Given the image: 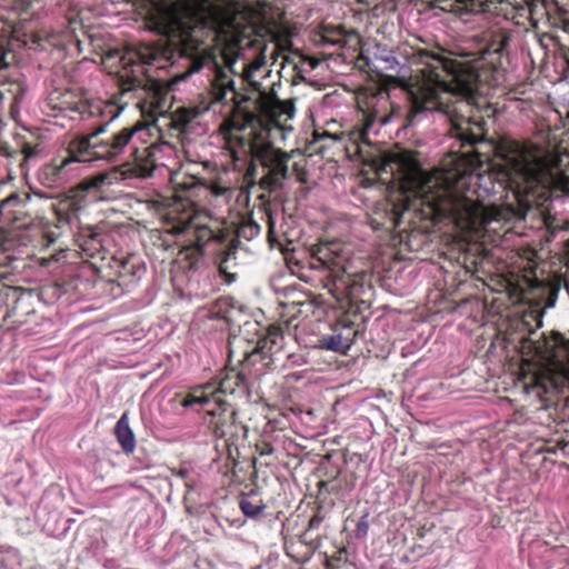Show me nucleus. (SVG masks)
<instances>
[{"mask_svg":"<svg viewBox=\"0 0 569 569\" xmlns=\"http://www.w3.org/2000/svg\"><path fill=\"white\" fill-rule=\"evenodd\" d=\"M127 1L137 7L140 16L162 28L183 56L192 58L189 70L177 74L176 81L184 80L211 61L210 50L218 38L238 49L257 46L258 52L242 70L243 80L253 89L246 98L251 106L239 107L243 126L233 133V139L246 154L267 169L260 187L269 192L278 189L288 176L291 154L276 148L274 140L276 136L284 139L292 131L288 122L296 116L295 99L281 100L273 89H260L256 73L266 63V44L253 39L269 37L277 48L287 49L288 39L278 40V24L262 11L241 7L233 0H171L166 4L154 0Z\"/></svg>","mask_w":569,"mask_h":569,"instance_id":"obj_1","label":"nucleus"},{"mask_svg":"<svg viewBox=\"0 0 569 569\" xmlns=\"http://www.w3.org/2000/svg\"><path fill=\"white\" fill-rule=\"evenodd\" d=\"M367 64L379 73L395 71L401 74L411 112L435 111L445 116L449 134L461 146H475L485 140L482 123L463 117L460 112L475 99L479 89V76L460 61L420 51L417 59L421 67L415 76L407 77L392 50L376 43L367 50Z\"/></svg>","mask_w":569,"mask_h":569,"instance_id":"obj_2","label":"nucleus"},{"mask_svg":"<svg viewBox=\"0 0 569 569\" xmlns=\"http://www.w3.org/2000/svg\"><path fill=\"white\" fill-rule=\"evenodd\" d=\"M382 170L392 176L402 193L421 200V206L430 209L436 221L452 222L466 241L479 240L491 223L506 222L515 216L509 207L480 203L471 189L479 177L467 169L457 167L428 172L413 152L397 150L386 156Z\"/></svg>","mask_w":569,"mask_h":569,"instance_id":"obj_3","label":"nucleus"},{"mask_svg":"<svg viewBox=\"0 0 569 569\" xmlns=\"http://www.w3.org/2000/svg\"><path fill=\"white\" fill-rule=\"evenodd\" d=\"M59 108L76 111L82 118L99 117L102 119L100 124L88 134L82 136L77 143V150L88 156L84 161L106 160L117 162L129 154V159L121 164L88 179L84 186L86 189H100L104 186L119 183L133 187L136 181L152 177L158 167V152L161 147L157 143H150L146 147L138 144V141L141 140L138 134L147 128V124L138 122L132 127L121 128L100 139L99 136L106 133L110 123L120 116L122 107H118L112 101L68 102L66 100Z\"/></svg>","mask_w":569,"mask_h":569,"instance_id":"obj_4","label":"nucleus"},{"mask_svg":"<svg viewBox=\"0 0 569 569\" xmlns=\"http://www.w3.org/2000/svg\"><path fill=\"white\" fill-rule=\"evenodd\" d=\"M502 158L496 173L498 186L510 189L520 207L528 210L556 192L569 193V177L560 168L556 157L542 147L517 140H506L499 146Z\"/></svg>","mask_w":569,"mask_h":569,"instance_id":"obj_5","label":"nucleus"},{"mask_svg":"<svg viewBox=\"0 0 569 569\" xmlns=\"http://www.w3.org/2000/svg\"><path fill=\"white\" fill-rule=\"evenodd\" d=\"M359 107L363 113V123L361 128H355L349 132L330 133L325 132L322 137L333 141H342L348 152L361 154L362 144H371V136H377L382 126L391 120L388 111L389 101L386 96L371 94L365 99H359Z\"/></svg>","mask_w":569,"mask_h":569,"instance_id":"obj_6","label":"nucleus"},{"mask_svg":"<svg viewBox=\"0 0 569 569\" xmlns=\"http://www.w3.org/2000/svg\"><path fill=\"white\" fill-rule=\"evenodd\" d=\"M157 52L148 47L127 48L123 51L116 50L108 54V60H114V70L119 77L123 91H130L143 86L146 66L151 64Z\"/></svg>","mask_w":569,"mask_h":569,"instance_id":"obj_7","label":"nucleus"},{"mask_svg":"<svg viewBox=\"0 0 569 569\" xmlns=\"http://www.w3.org/2000/svg\"><path fill=\"white\" fill-rule=\"evenodd\" d=\"M312 268L326 269L335 281L348 286L347 277L355 274L349 250L339 241L320 243L313 253Z\"/></svg>","mask_w":569,"mask_h":569,"instance_id":"obj_8","label":"nucleus"},{"mask_svg":"<svg viewBox=\"0 0 569 569\" xmlns=\"http://www.w3.org/2000/svg\"><path fill=\"white\" fill-rule=\"evenodd\" d=\"M32 197L28 192L12 193L0 202V219L20 221L32 213Z\"/></svg>","mask_w":569,"mask_h":569,"instance_id":"obj_9","label":"nucleus"},{"mask_svg":"<svg viewBox=\"0 0 569 569\" xmlns=\"http://www.w3.org/2000/svg\"><path fill=\"white\" fill-rule=\"evenodd\" d=\"M443 11L462 13H482L491 10V6L502 0H425Z\"/></svg>","mask_w":569,"mask_h":569,"instance_id":"obj_10","label":"nucleus"},{"mask_svg":"<svg viewBox=\"0 0 569 569\" xmlns=\"http://www.w3.org/2000/svg\"><path fill=\"white\" fill-rule=\"evenodd\" d=\"M117 274L121 286L136 284L146 273V264L137 257H129L117 261Z\"/></svg>","mask_w":569,"mask_h":569,"instance_id":"obj_11","label":"nucleus"},{"mask_svg":"<svg viewBox=\"0 0 569 569\" xmlns=\"http://www.w3.org/2000/svg\"><path fill=\"white\" fill-rule=\"evenodd\" d=\"M204 111L206 109L200 107H179L172 112L171 126L182 133H188L193 129L197 119Z\"/></svg>","mask_w":569,"mask_h":569,"instance_id":"obj_12","label":"nucleus"},{"mask_svg":"<svg viewBox=\"0 0 569 569\" xmlns=\"http://www.w3.org/2000/svg\"><path fill=\"white\" fill-rule=\"evenodd\" d=\"M117 440L124 453L130 455L136 449V436L130 428L128 413L124 412L114 427Z\"/></svg>","mask_w":569,"mask_h":569,"instance_id":"obj_13","label":"nucleus"},{"mask_svg":"<svg viewBox=\"0 0 569 569\" xmlns=\"http://www.w3.org/2000/svg\"><path fill=\"white\" fill-rule=\"evenodd\" d=\"M206 186L212 196L223 200H229L234 189V183L226 170L207 180Z\"/></svg>","mask_w":569,"mask_h":569,"instance_id":"obj_14","label":"nucleus"},{"mask_svg":"<svg viewBox=\"0 0 569 569\" xmlns=\"http://www.w3.org/2000/svg\"><path fill=\"white\" fill-rule=\"evenodd\" d=\"M213 86V94L216 100H223L228 92L234 96L233 91V81L230 76L224 71H219L216 74V78L212 82Z\"/></svg>","mask_w":569,"mask_h":569,"instance_id":"obj_15","label":"nucleus"},{"mask_svg":"<svg viewBox=\"0 0 569 569\" xmlns=\"http://www.w3.org/2000/svg\"><path fill=\"white\" fill-rule=\"evenodd\" d=\"M210 402H216L221 408V410L224 411L223 406L226 405V402L216 392L212 395H198L197 392L190 393L181 401V406L184 408H189L194 405L206 406L209 405Z\"/></svg>","mask_w":569,"mask_h":569,"instance_id":"obj_16","label":"nucleus"},{"mask_svg":"<svg viewBox=\"0 0 569 569\" xmlns=\"http://www.w3.org/2000/svg\"><path fill=\"white\" fill-rule=\"evenodd\" d=\"M352 345V338L343 336L342 333H335L327 336L322 340V346L332 351L347 352Z\"/></svg>","mask_w":569,"mask_h":569,"instance_id":"obj_17","label":"nucleus"},{"mask_svg":"<svg viewBox=\"0 0 569 569\" xmlns=\"http://www.w3.org/2000/svg\"><path fill=\"white\" fill-rule=\"evenodd\" d=\"M77 162H79V160L76 157H68L61 160L59 163L52 164L51 170L52 174L54 176V181H67L73 171L72 166Z\"/></svg>","mask_w":569,"mask_h":569,"instance_id":"obj_18","label":"nucleus"},{"mask_svg":"<svg viewBox=\"0 0 569 569\" xmlns=\"http://www.w3.org/2000/svg\"><path fill=\"white\" fill-rule=\"evenodd\" d=\"M266 506L261 502L259 505L252 503L250 500H241L240 501V509L243 512L244 516L249 518H257L259 515L262 513Z\"/></svg>","mask_w":569,"mask_h":569,"instance_id":"obj_19","label":"nucleus"},{"mask_svg":"<svg viewBox=\"0 0 569 569\" xmlns=\"http://www.w3.org/2000/svg\"><path fill=\"white\" fill-rule=\"evenodd\" d=\"M21 152L23 154V162L21 163V167L24 168L30 160L36 159L39 156L40 149L38 144L24 142L21 147Z\"/></svg>","mask_w":569,"mask_h":569,"instance_id":"obj_20","label":"nucleus"},{"mask_svg":"<svg viewBox=\"0 0 569 569\" xmlns=\"http://www.w3.org/2000/svg\"><path fill=\"white\" fill-rule=\"evenodd\" d=\"M280 338H281V336H280L278 329H276V328L270 329L268 331L267 337L262 341H259L257 349H260V350L271 349V346L269 347L268 345L269 343L276 345L278 342V339H280Z\"/></svg>","mask_w":569,"mask_h":569,"instance_id":"obj_21","label":"nucleus"},{"mask_svg":"<svg viewBox=\"0 0 569 569\" xmlns=\"http://www.w3.org/2000/svg\"><path fill=\"white\" fill-rule=\"evenodd\" d=\"M260 232V227L256 222H248L241 226L238 230V236L243 237L246 239H251L258 236Z\"/></svg>","mask_w":569,"mask_h":569,"instance_id":"obj_22","label":"nucleus"},{"mask_svg":"<svg viewBox=\"0 0 569 569\" xmlns=\"http://www.w3.org/2000/svg\"><path fill=\"white\" fill-rule=\"evenodd\" d=\"M369 530V522H368V516H363L360 518V520L357 523V536L358 537H366Z\"/></svg>","mask_w":569,"mask_h":569,"instance_id":"obj_23","label":"nucleus"},{"mask_svg":"<svg viewBox=\"0 0 569 569\" xmlns=\"http://www.w3.org/2000/svg\"><path fill=\"white\" fill-rule=\"evenodd\" d=\"M193 231V226L191 222H181L172 227V232L174 234L190 233Z\"/></svg>","mask_w":569,"mask_h":569,"instance_id":"obj_24","label":"nucleus"},{"mask_svg":"<svg viewBox=\"0 0 569 569\" xmlns=\"http://www.w3.org/2000/svg\"><path fill=\"white\" fill-rule=\"evenodd\" d=\"M256 172V164L252 161L247 170L246 178H252Z\"/></svg>","mask_w":569,"mask_h":569,"instance_id":"obj_25","label":"nucleus"},{"mask_svg":"<svg viewBox=\"0 0 569 569\" xmlns=\"http://www.w3.org/2000/svg\"><path fill=\"white\" fill-rule=\"evenodd\" d=\"M565 257H566V264L569 267V240H567L566 244H565Z\"/></svg>","mask_w":569,"mask_h":569,"instance_id":"obj_26","label":"nucleus"},{"mask_svg":"<svg viewBox=\"0 0 569 569\" xmlns=\"http://www.w3.org/2000/svg\"><path fill=\"white\" fill-rule=\"evenodd\" d=\"M273 452V449L268 446L263 451H261V455H271Z\"/></svg>","mask_w":569,"mask_h":569,"instance_id":"obj_27","label":"nucleus"},{"mask_svg":"<svg viewBox=\"0 0 569 569\" xmlns=\"http://www.w3.org/2000/svg\"><path fill=\"white\" fill-rule=\"evenodd\" d=\"M232 156H233V159H234V160H238V159H239V157L237 156V152H236V151H232Z\"/></svg>","mask_w":569,"mask_h":569,"instance_id":"obj_28","label":"nucleus"},{"mask_svg":"<svg viewBox=\"0 0 569 569\" xmlns=\"http://www.w3.org/2000/svg\"><path fill=\"white\" fill-rule=\"evenodd\" d=\"M489 191H491L492 193H497L498 192V190L496 189L495 186Z\"/></svg>","mask_w":569,"mask_h":569,"instance_id":"obj_29","label":"nucleus"},{"mask_svg":"<svg viewBox=\"0 0 569 569\" xmlns=\"http://www.w3.org/2000/svg\"><path fill=\"white\" fill-rule=\"evenodd\" d=\"M208 413L211 415V416H216L217 415V412L214 410H209Z\"/></svg>","mask_w":569,"mask_h":569,"instance_id":"obj_30","label":"nucleus"},{"mask_svg":"<svg viewBox=\"0 0 569 569\" xmlns=\"http://www.w3.org/2000/svg\"><path fill=\"white\" fill-rule=\"evenodd\" d=\"M312 526H316V522H315V520H313V519H312V520H310V527H312Z\"/></svg>","mask_w":569,"mask_h":569,"instance_id":"obj_31","label":"nucleus"},{"mask_svg":"<svg viewBox=\"0 0 569 569\" xmlns=\"http://www.w3.org/2000/svg\"><path fill=\"white\" fill-rule=\"evenodd\" d=\"M312 526H316V522H315V520H313V519H312V520H310V527H312Z\"/></svg>","mask_w":569,"mask_h":569,"instance_id":"obj_32","label":"nucleus"}]
</instances>
